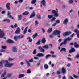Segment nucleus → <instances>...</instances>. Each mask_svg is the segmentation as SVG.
Wrapping results in <instances>:
<instances>
[{"mask_svg": "<svg viewBox=\"0 0 79 79\" xmlns=\"http://www.w3.org/2000/svg\"><path fill=\"white\" fill-rule=\"evenodd\" d=\"M72 40V39L69 37L65 39L63 42H62L60 44V46H61L62 45H66V44H67V41H70V40Z\"/></svg>", "mask_w": 79, "mask_h": 79, "instance_id": "1", "label": "nucleus"}, {"mask_svg": "<svg viewBox=\"0 0 79 79\" xmlns=\"http://www.w3.org/2000/svg\"><path fill=\"white\" fill-rule=\"evenodd\" d=\"M58 11H56L55 10H52V13L54 14V16L58 17Z\"/></svg>", "mask_w": 79, "mask_h": 79, "instance_id": "2", "label": "nucleus"}, {"mask_svg": "<svg viewBox=\"0 0 79 79\" xmlns=\"http://www.w3.org/2000/svg\"><path fill=\"white\" fill-rule=\"evenodd\" d=\"M5 36V33L3 31H2L1 29H0V38H2Z\"/></svg>", "mask_w": 79, "mask_h": 79, "instance_id": "3", "label": "nucleus"}, {"mask_svg": "<svg viewBox=\"0 0 79 79\" xmlns=\"http://www.w3.org/2000/svg\"><path fill=\"white\" fill-rule=\"evenodd\" d=\"M41 4L40 5V6L41 7H42V5L44 6H46V2L44 0H42L41 2Z\"/></svg>", "mask_w": 79, "mask_h": 79, "instance_id": "4", "label": "nucleus"}, {"mask_svg": "<svg viewBox=\"0 0 79 79\" xmlns=\"http://www.w3.org/2000/svg\"><path fill=\"white\" fill-rule=\"evenodd\" d=\"M72 32L71 31H67L64 33L63 34V36H66V35H68L71 34Z\"/></svg>", "mask_w": 79, "mask_h": 79, "instance_id": "5", "label": "nucleus"}, {"mask_svg": "<svg viewBox=\"0 0 79 79\" xmlns=\"http://www.w3.org/2000/svg\"><path fill=\"white\" fill-rule=\"evenodd\" d=\"M5 62V63H8V60H6L5 61H1L0 62V66H1V67H3V64H4Z\"/></svg>", "mask_w": 79, "mask_h": 79, "instance_id": "6", "label": "nucleus"}, {"mask_svg": "<svg viewBox=\"0 0 79 79\" xmlns=\"http://www.w3.org/2000/svg\"><path fill=\"white\" fill-rule=\"evenodd\" d=\"M21 32V29L19 28L18 27L15 32V34H18L20 33Z\"/></svg>", "mask_w": 79, "mask_h": 79, "instance_id": "7", "label": "nucleus"}, {"mask_svg": "<svg viewBox=\"0 0 79 79\" xmlns=\"http://www.w3.org/2000/svg\"><path fill=\"white\" fill-rule=\"evenodd\" d=\"M61 71L62 74H66V69L62 67L61 69Z\"/></svg>", "mask_w": 79, "mask_h": 79, "instance_id": "8", "label": "nucleus"}, {"mask_svg": "<svg viewBox=\"0 0 79 79\" xmlns=\"http://www.w3.org/2000/svg\"><path fill=\"white\" fill-rule=\"evenodd\" d=\"M61 33V31L59 30H56V31L53 32L54 35H58Z\"/></svg>", "mask_w": 79, "mask_h": 79, "instance_id": "9", "label": "nucleus"}, {"mask_svg": "<svg viewBox=\"0 0 79 79\" xmlns=\"http://www.w3.org/2000/svg\"><path fill=\"white\" fill-rule=\"evenodd\" d=\"M12 50L13 52H17V48L16 47L14 46L12 47Z\"/></svg>", "mask_w": 79, "mask_h": 79, "instance_id": "10", "label": "nucleus"}, {"mask_svg": "<svg viewBox=\"0 0 79 79\" xmlns=\"http://www.w3.org/2000/svg\"><path fill=\"white\" fill-rule=\"evenodd\" d=\"M7 16L10 19H14V17H12L11 15V13L9 11L7 13Z\"/></svg>", "mask_w": 79, "mask_h": 79, "instance_id": "11", "label": "nucleus"}, {"mask_svg": "<svg viewBox=\"0 0 79 79\" xmlns=\"http://www.w3.org/2000/svg\"><path fill=\"white\" fill-rule=\"evenodd\" d=\"M36 56L38 57H43L44 56V55L42 53H39L37 54Z\"/></svg>", "mask_w": 79, "mask_h": 79, "instance_id": "12", "label": "nucleus"}, {"mask_svg": "<svg viewBox=\"0 0 79 79\" xmlns=\"http://www.w3.org/2000/svg\"><path fill=\"white\" fill-rule=\"evenodd\" d=\"M74 32L75 33H77V36L78 38L79 37V31L77 29H75L74 30Z\"/></svg>", "mask_w": 79, "mask_h": 79, "instance_id": "13", "label": "nucleus"}, {"mask_svg": "<svg viewBox=\"0 0 79 79\" xmlns=\"http://www.w3.org/2000/svg\"><path fill=\"white\" fill-rule=\"evenodd\" d=\"M14 64H5V66L7 67H11Z\"/></svg>", "mask_w": 79, "mask_h": 79, "instance_id": "14", "label": "nucleus"}, {"mask_svg": "<svg viewBox=\"0 0 79 79\" xmlns=\"http://www.w3.org/2000/svg\"><path fill=\"white\" fill-rule=\"evenodd\" d=\"M10 3H8L6 4V8H7V9H8L9 10H10Z\"/></svg>", "mask_w": 79, "mask_h": 79, "instance_id": "15", "label": "nucleus"}, {"mask_svg": "<svg viewBox=\"0 0 79 79\" xmlns=\"http://www.w3.org/2000/svg\"><path fill=\"white\" fill-rule=\"evenodd\" d=\"M7 42L9 44H13L14 43V41H12L10 39L7 40Z\"/></svg>", "mask_w": 79, "mask_h": 79, "instance_id": "16", "label": "nucleus"}, {"mask_svg": "<svg viewBox=\"0 0 79 79\" xmlns=\"http://www.w3.org/2000/svg\"><path fill=\"white\" fill-rule=\"evenodd\" d=\"M35 16V12H33L32 14H31L30 15V16L29 17V18H33L34 16Z\"/></svg>", "mask_w": 79, "mask_h": 79, "instance_id": "17", "label": "nucleus"}, {"mask_svg": "<svg viewBox=\"0 0 79 79\" xmlns=\"http://www.w3.org/2000/svg\"><path fill=\"white\" fill-rule=\"evenodd\" d=\"M73 45L75 47H76V48H79V45L78 44H77L76 42H75L73 44Z\"/></svg>", "mask_w": 79, "mask_h": 79, "instance_id": "18", "label": "nucleus"}, {"mask_svg": "<svg viewBox=\"0 0 79 79\" xmlns=\"http://www.w3.org/2000/svg\"><path fill=\"white\" fill-rule=\"evenodd\" d=\"M68 19L66 18L65 19V20L63 21V24H67V23H68Z\"/></svg>", "mask_w": 79, "mask_h": 79, "instance_id": "19", "label": "nucleus"}, {"mask_svg": "<svg viewBox=\"0 0 79 79\" xmlns=\"http://www.w3.org/2000/svg\"><path fill=\"white\" fill-rule=\"evenodd\" d=\"M75 51V49L73 48V47H71V49L69 51V53H72V52H74Z\"/></svg>", "mask_w": 79, "mask_h": 79, "instance_id": "20", "label": "nucleus"}, {"mask_svg": "<svg viewBox=\"0 0 79 79\" xmlns=\"http://www.w3.org/2000/svg\"><path fill=\"white\" fill-rule=\"evenodd\" d=\"M53 30V29L52 28H49V29L47 30V32L48 33H51L52 32V31Z\"/></svg>", "mask_w": 79, "mask_h": 79, "instance_id": "21", "label": "nucleus"}, {"mask_svg": "<svg viewBox=\"0 0 79 79\" xmlns=\"http://www.w3.org/2000/svg\"><path fill=\"white\" fill-rule=\"evenodd\" d=\"M41 42L42 44H45L46 42V40L45 38H43L41 40Z\"/></svg>", "mask_w": 79, "mask_h": 79, "instance_id": "22", "label": "nucleus"}, {"mask_svg": "<svg viewBox=\"0 0 79 79\" xmlns=\"http://www.w3.org/2000/svg\"><path fill=\"white\" fill-rule=\"evenodd\" d=\"M29 12L27 11H25L24 13H22V15H29Z\"/></svg>", "mask_w": 79, "mask_h": 79, "instance_id": "23", "label": "nucleus"}, {"mask_svg": "<svg viewBox=\"0 0 79 79\" xmlns=\"http://www.w3.org/2000/svg\"><path fill=\"white\" fill-rule=\"evenodd\" d=\"M28 29V27L27 26L25 29L23 31V34H26V32H27V31Z\"/></svg>", "mask_w": 79, "mask_h": 79, "instance_id": "24", "label": "nucleus"}, {"mask_svg": "<svg viewBox=\"0 0 79 79\" xmlns=\"http://www.w3.org/2000/svg\"><path fill=\"white\" fill-rule=\"evenodd\" d=\"M25 75L24 74H21L19 75L18 78H21L22 77H23Z\"/></svg>", "mask_w": 79, "mask_h": 79, "instance_id": "25", "label": "nucleus"}, {"mask_svg": "<svg viewBox=\"0 0 79 79\" xmlns=\"http://www.w3.org/2000/svg\"><path fill=\"white\" fill-rule=\"evenodd\" d=\"M22 18V15H18V21H20L21 19Z\"/></svg>", "mask_w": 79, "mask_h": 79, "instance_id": "26", "label": "nucleus"}, {"mask_svg": "<svg viewBox=\"0 0 79 79\" xmlns=\"http://www.w3.org/2000/svg\"><path fill=\"white\" fill-rule=\"evenodd\" d=\"M11 75H12L11 73L8 74L6 75L7 77H8V78H10L11 77Z\"/></svg>", "mask_w": 79, "mask_h": 79, "instance_id": "27", "label": "nucleus"}, {"mask_svg": "<svg viewBox=\"0 0 79 79\" xmlns=\"http://www.w3.org/2000/svg\"><path fill=\"white\" fill-rule=\"evenodd\" d=\"M43 48H45V49H48L49 47L47 45H45L43 46Z\"/></svg>", "mask_w": 79, "mask_h": 79, "instance_id": "28", "label": "nucleus"}, {"mask_svg": "<svg viewBox=\"0 0 79 79\" xmlns=\"http://www.w3.org/2000/svg\"><path fill=\"white\" fill-rule=\"evenodd\" d=\"M27 40H28V42H32V39L30 37H28L27 38Z\"/></svg>", "mask_w": 79, "mask_h": 79, "instance_id": "29", "label": "nucleus"}, {"mask_svg": "<svg viewBox=\"0 0 79 79\" xmlns=\"http://www.w3.org/2000/svg\"><path fill=\"white\" fill-rule=\"evenodd\" d=\"M66 48H61L60 50V52H62V51H64L65 52H66Z\"/></svg>", "mask_w": 79, "mask_h": 79, "instance_id": "30", "label": "nucleus"}, {"mask_svg": "<svg viewBox=\"0 0 79 79\" xmlns=\"http://www.w3.org/2000/svg\"><path fill=\"white\" fill-rule=\"evenodd\" d=\"M6 71H5L4 72V73L3 74H2L1 76V77H4L6 75Z\"/></svg>", "mask_w": 79, "mask_h": 79, "instance_id": "31", "label": "nucleus"}, {"mask_svg": "<svg viewBox=\"0 0 79 79\" xmlns=\"http://www.w3.org/2000/svg\"><path fill=\"white\" fill-rule=\"evenodd\" d=\"M14 40H15V41H17V40H18V39H19V36H15L14 37Z\"/></svg>", "mask_w": 79, "mask_h": 79, "instance_id": "32", "label": "nucleus"}, {"mask_svg": "<svg viewBox=\"0 0 79 79\" xmlns=\"http://www.w3.org/2000/svg\"><path fill=\"white\" fill-rule=\"evenodd\" d=\"M44 67L45 69H47L48 68V66L47 64H45L44 65Z\"/></svg>", "mask_w": 79, "mask_h": 79, "instance_id": "33", "label": "nucleus"}, {"mask_svg": "<svg viewBox=\"0 0 79 79\" xmlns=\"http://www.w3.org/2000/svg\"><path fill=\"white\" fill-rule=\"evenodd\" d=\"M36 17H37V18H38V19H41V16L40 15H36Z\"/></svg>", "mask_w": 79, "mask_h": 79, "instance_id": "34", "label": "nucleus"}, {"mask_svg": "<svg viewBox=\"0 0 79 79\" xmlns=\"http://www.w3.org/2000/svg\"><path fill=\"white\" fill-rule=\"evenodd\" d=\"M37 36V33H35L34 34V35L32 36L33 39H34L35 37Z\"/></svg>", "mask_w": 79, "mask_h": 79, "instance_id": "35", "label": "nucleus"}, {"mask_svg": "<svg viewBox=\"0 0 79 79\" xmlns=\"http://www.w3.org/2000/svg\"><path fill=\"white\" fill-rule=\"evenodd\" d=\"M53 15H49L48 16V18L49 19H51V18H53Z\"/></svg>", "mask_w": 79, "mask_h": 79, "instance_id": "36", "label": "nucleus"}, {"mask_svg": "<svg viewBox=\"0 0 79 79\" xmlns=\"http://www.w3.org/2000/svg\"><path fill=\"white\" fill-rule=\"evenodd\" d=\"M26 62V63L27 64L28 66H31V65L30 64H29V62H28V61L27 60H26L25 61Z\"/></svg>", "mask_w": 79, "mask_h": 79, "instance_id": "37", "label": "nucleus"}, {"mask_svg": "<svg viewBox=\"0 0 79 79\" xmlns=\"http://www.w3.org/2000/svg\"><path fill=\"white\" fill-rule=\"evenodd\" d=\"M24 37V35H20V36H19V39H21L22 38H23Z\"/></svg>", "mask_w": 79, "mask_h": 79, "instance_id": "38", "label": "nucleus"}, {"mask_svg": "<svg viewBox=\"0 0 79 79\" xmlns=\"http://www.w3.org/2000/svg\"><path fill=\"white\" fill-rule=\"evenodd\" d=\"M37 52V51H36V49H34L33 50V54L34 55H35L36 54Z\"/></svg>", "mask_w": 79, "mask_h": 79, "instance_id": "39", "label": "nucleus"}, {"mask_svg": "<svg viewBox=\"0 0 79 79\" xmlns=\"http://www.w3.org/2000/svg\"><path fill=\"white\" fill-rule=\"evenodd\" d=\"M40 40H38V41L36 43V45H40Z\"/></svg>", "mask_w": 79, "mask_h": 79, "instance_id": "40", "label": "nucleus"}, {"mask_svg": "<svg viewBox=\"0 0 79 79\" xmlns=\"http://www.w3.org/2000/svg\"><path fill=\"white\" fill-rule=\"evenodd\" d=\"M51 56V55L50 54H48L45 56V58L46 59H47L48 57H50Z\"/></svg>", "mask_w": 79, "mask_h": 79, "instance_id": "41", "label": "nucleus"}, {"mask_svg": "<svg viewBox=\"0 0 79 79\" xmlns=\"http://www.w3.org/2000/svg\"><path fill=\"white\" fill-rule=\"evenodd\" d=\"M35 2H36V0H32L31 2V4H34Z\"/></svg>", "mask_w": 79, "mask_h": 79, "instance_id": "42", "label": "nucleus"}, {"mask_svg": "<svg viewBox=\"0 0 79 79\" xmlns=\"http://www.w3.org/2000/svg\"><path fill=\"white\" fill-rule=\"evenodd\" d=\"M56 19V18H55V17H53L52 19L51 20V22H53V21H54Z\"/></svg>", "mask_w": 79, "mask_h": 79, "instance_id": "43", "label": "nucleus"}, {"mask_svg": "<svg viewBox=\"0 0 79 79\" xmlns=\"http://www.w3.org/2000/svg\"><path fill=\"white\" fill-rule=\"evenodd\" d=\"M28 63H32L33 62V59H31L28 61Z\"/></svg>", "mask_w": 79, "mask_h": 79, "instance_id": "44", "label": "nucleus"}, {"mask_svg": "<svg viewBox=\"0 0 79 79\" xmlns=\"http://www.w3.org/2000/svg\"><path fill=\"white\" fill-rule=\"evenodd\" d=\"M4 22H5V21H7V22L9 23V22H10V20H9V19H5L4 20H3Z\"/></svg>", "mask_w": 79, "mask_h": 79, "instance_id": "45", "label": "nucleus"}, {"mask_svg": "<svg viewBox=\"0 0 79 79\" xmlns=\"http://www.w3.org/2000/svg\"><path fill=\"white\" fill-rule=\"evenodd\" d=\"M40 51L43 53H44V52H45V50L42 48V49H41Z\"/></svg>", "mask_w": 79, "mask_h": 79, "instance_id": "46", "label": "nucleus"}, {"mask_svg": "<svg viewBox=\"0 0 79 79\" xmlns=\"http://www.w3.org/2000/svg\"><path fill=\"white\" fill-rule=\"evenodd\" d=\"M73 77H74V78H78V77H79L77 76H76L75 75H73Z\"/></svg>", "mask_w": 79, "mask_h": 79, "instance_id": "47", "label": "nucleus"}, {"mask_svg": "<svg viewBox=\"0 0 79 79\" xmlns=\"http://www.w3.org/2000/svg\"><path fill=\"white\" fill-rule=\"evenodd\" d=\"M31 70L30 69L28 70L27 71V73H31Z\"/></svg>", "mask_w": 79, "mask_h": 79, "instance_id": "48", "label": "nucleus"}, {"mask_svg": "<svg viewBox=\"0 0 79 79\" xmlns=\"http://www.w3.org/2000/svg\"><path fill=\"white\" fill-rule=\"evenodd\" d=\"M73 2V0H70L69 2V3H72Z\"/></svg>", "mask_w": 79, "mask_h": 79, "instance_id": "49", "label": "nucleus"}, {"mask_svg": "<svg viewBox=\"0 0 79 79\" xmlns=\"http://www.w3.org/2000/svg\"><path fill=\"white\" fill-rule=\"evenodd\" d=\"M61 72H60V71H58L57 72V74H61Z\"/></svg>", "mask_w": 79, "mask_h": 79, "instance_id": "50", "label": "nucleus"}, {"mask_svg": "<svg viewBox=\"0 0 79 79\" xmlns=\"http://www.w3.org/2000/svg\"><path fill=\"white\" fill-rule=\"evenodd\" d=\"M6 46H2V49H6Z\"/></svg>", "mask_w": 79, "mask_h": 79, "instance_id": "51", "label": "nucleus"}, {"mask_svg": "<svg viewBox=\"0 0 79 79\" xmlns=\"http://www.w3.org/2000/svg\"><path fill=\"white\" fill-rule=\"evenodd\" d=\"M27 8H28V9H29V10H33L34 8L33 7H28Z\"/></svg>", "mask_w": 79, "mask_h": 79, "instance_id": "52", "label": "nucleus"}, {"mask_svg": "<svg viewBox=\"0 0 79 79\" xmlns=\"http://www.w3.org/2000/svg\"><path fill=\"white\" fill-rule=\"evenodd\" d=\"M40 62H38L37 63L36 65L37 66H39L40 65Z\"/></svg>", "mask_w": 79, "mask_h": 79, "instance_id": "53", "label": "nucleus"}, {"mask_svg": "<svg viewBox=\"0 0 79 79\" xmlns=\"http://www.w3.org/2000/svg\"><path fill=\"white\" fill-rule=\"evenodd\" d=\"M28 32L31 33V32H32V31L30 29H29L28 30Z\"/></svg>", "mask_w": 79, "mask_h": 79, "instance_id": "54", "label": "nucleus"}, {"mask_svg": "<svg viewBox=\"0 0 79 79\" xmlns=\"http://www.w3.org/2000/svg\"><path fill=\"white\" fill-rule=\"evenodd\" d=\"M23 0H19L18 1V2L19 3H22V2H23Z\"/></svg>", "mask_w": 79, "mask_h": 79, "instance_id": "55", "label": "nucleus"}, {"mask_svg": "<svg viewBox=\"0 0 79 79\" xmlns=\"http://www.w3.org/2000/svg\"><path fill=\"white\" fill-rule=\"evenodd\" d=\"M67 59L69 60V61H72V59H71V58L69 57H68L67 58Z\"/></svg>", "mask_w": 79, "mask_h": 79, "instance_id": "56", "label": "nucleus"}, {"mask_svg": "<svg viewBox=\"0 0 79 79\" xmlns=\"http://www.w3.org/2000/svg\"><path fill=\"white\" fill-rule=\"evenodd\" d=\"M62 41V39H61L58 40V42H59V43H60V42H61Z\"/></svg>", "mask_w": 79, "mask_h": 79, "instance_id": "57", "label": "nucleus"}, {"mask_svg": "<svg viewBox=\"0 0 79 79\" xmlns=\"http://www.w3.org/2000/svg\"><path fill=\"white\" fill-rule=\"evenodd\" d=\"M76 58H79V54H77V55Z\"/></svg>", "mask_w": 79, "mask_h": 79, "instance_id": "58", "label": "nucleus"}, {"mask_svg": "<svg viewBox=\"0 0 79 79\" xmlns=\"http://www.w3.org/2000/svg\"><path fill=\"white\" fill-rule=\"evenodd\" d=\"M18 25H17V24H15L14 25V28H16V27H17V26Z\"/></svg>", "mask_w": 79, "mask_h": 79, "instance_id": "59", "label": "nucleus"}, {"mask_svg": "<svg viewBox=\"0 0 79 79\" xmlns=\"http://www.w3.org/2000/svg\"><path fill=\"white\" fill-rule=\"evenodd\" d=\"M41 30L43 31V33H44V32H45V29L44 28H42L41 29Z\"/></svg>", "mask_w": 79, "mask_h": 79, "instance_id": "60", "label": "nucleus"}, {"mask_svg": "<svg viewBox=\"0 0 79 79\" xmlns=\"http://www.w3.org/2000/svg\"><path fill=\"white\" fill-rule=\"evenodd\" d=\"M38 48L39 49H41H41H42V47L41 46H39L38 47Z\"/></svg>", "mask_w": 79, "mask_h": 79, "instance_id": "61", "label": "nucleus"}, {"mask_svg": "<svg viewBox=\"0 0 79 79\" xmlns=\"http://www.w3.org/2000/svg\"><path fill=\"white\" fill-rule=\"evenodd\" d=\"M51 56L52 57H56V56L55 55H51Z\"/></svg>", "mask_w": 79, "mask_h": 79, "instance_id": "62", "label": "nucleus"}, {"mask_svg": "<svg viewBox=\"0 0 79 79\" xmlns=\"http://www.w3.org/2000/svg\"><path fill=\"white\" fill-rule=\"evenodd\" d=\"M50 53L51 54H52V55H53V54H54V52H53V51H51Z\"/></svg>", "mask_w": 79, "mask_h": 79, "instance_id": "63", "label": "nucleus"}, {"mask_svg": "<svg viewBox=\"0 0 79 79\" xmlns=\"http://www.w3.org/2000/svg\"><path fill=\"white\" fill-rule=\"evenodd\" d=\"M62 79H66V76H64L62 77Z\"/></svg>", "mask_w": 79, "mask_h": 79, "instance_id": "64", "label": "nucleus"}]
</instances>
